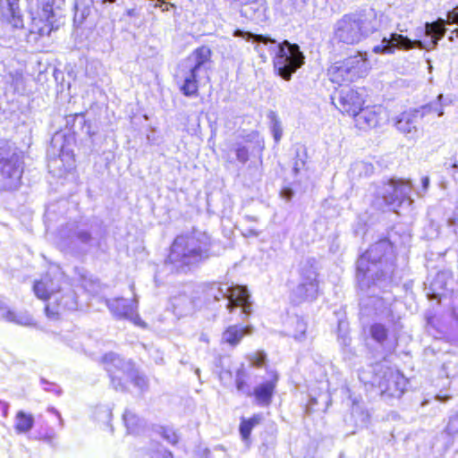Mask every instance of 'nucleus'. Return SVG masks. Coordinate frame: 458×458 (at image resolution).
Here are the masks:
<instances>
[{
    "label": "nucleus",
    "instance_id": "obj_41",
    "mask_svg": "<svg viewBox=\"0 0 458 458\" xmlns=\"http://www.w3.org/2000/svg\"><path fill=\"white\" fill-rule=\"evenodd\" d=\"M282 193H283V196L287 199H290L293 196V191L290 189L284 190Z\"/></svg>",
    "mask_w": 458,
    "mask_h": 458
},
{
    "label": "nucleus",
    "instance_id": "obj_16",
    "mask_svg": "<svg viewBox=\"0 0 458 458\" xmlns=\"http://www.w3.org/2000/svg\"><path fill=\"white\" fill-rule=\"evenodd\" d=\"M406 378L397 370H389L379 382V387L389 395L400 397L406 387Z\"/></svg>",
    "mask_w": 458,
    "mask_h": 458
},
{
    "label": "nucleus",
    "instance_id": "obj_39",
    "mask_svg": "<svg viewBox=\"0 0 458 458\" xmlns=\"http://www.w3.org/2000/svg\"><path fill=\"white\" fill-rule=\"evenodd\" d=\"M262 420V416L260 414H256L249 420H246L252 428L259 425Z\"/></svg>",
    "mask_w": 458,
    "mask_h": 458
},
{
    "label": "nucleus",
    "instance_id": "obj_1",
    "mask_svg": "<svg viewBox=\"0 0 458 458\" xmlns=\"http://www.w3.org/2000/svg\"><path fill=\"white\" fill-rule=\"evenodd\" d=\"M233 35L247 41L257 43L255 50L263 62L267 61V56L261 45L267 46L268 52L273 55L275 70L285 81H290L292 75L304 64L305 56L297 44L290 43L288 40L277 44L275 39L267 36L253 34L241 30H236Z\"/></svg>",
    "mask_w": 458,
    "mask_h": 458
},
{
    "label": "nucleus",
    "instance_id": "obj_18",
    "mask_svg": "<svg viewBox=\"0 0 458 458\" xmlns=\"http://www.w3.org/2000/svg\"><path fill=\"white\" fill-rule=\"evenodd\" d=\"M277 379L278 377L276 373L272 372V378L262 384H259L254 388L253 395L255 397L256 403L259 405L263 407L270 405L275 388L276 386Z\"/></svg>",
    "mask_w": 458,
    "mask_h": 458
},
{
    "label": "nucleus",
    "instance_id": "obj_10",
    "mask_svg": "<svg viewBox=\"0 0 458 458\" xmlns=\"http://www.w3.org/2000/svg\"><path fill=\"white\" fill-rule=\"evenodd\" d=\"M318 293V272L311 265H304L301 269L300 282L293 290V301L301 303L312 301Z\"/></svg>",
    "mask_w": 458,
    "mask_h": 458
},
{
    "label": "nucleus",
    "instance_id": "obj_8",
    "mask_svg": "<svg viewBox=\"0 0 458 458\" xmlns=\"http://www.w3.org/2000/svg\"><path fill=\"white\" fill-rule=\"evenodd\" d=\"M391 251L392 245L386 239L372 244L357 261L358 276L362 275L364 278H373L375 276L377 280H379L381 276H385L388 271L382 272L381 276H379L377 268L378 266L381 267L383 259Z\"/></svg>",
    "mask_w": 458,
    "mask_h": 458
},
{
    "label": "nucleus",
    "instance_id": "obj_32",
    "mask_svg": "<svg viewBox=\"0 0 458 458\" xmlns=\"http://www.w3.org/2000/svg\"><path fill=\"white\" fill-rule=\"evenodd\" d=\"M248 359L252 366L261 367L265 363L266 354L263 352H257L250 354Z\"/></svg>",
    "mask_w": 458,
    "mask_h": 458
},
{
    "label": "nucleus",
    "instance_id": "obj_26",
    "mask_svg": "<svg viewBox=\"0 0 458 458\" xmlns=\"http://www.w3.org/2000/svg\"><path fill=\"white\" fill-rule=\"evenodd\" d=\"M34 425V418L31 414L22 411L17 412L15 417V429L19 433L30 431Z\"/></svg>",
    "mask_w": 458,
    "mask_h": 458
},
{
    "label": "nucleus",
    "instance_id": "obj_20",
    "mask_svg": "<svg viewBox=\"0 0 458 458\" xmlns=\"http://www.w3.org/2000/svg\"><path fill=\"white\" fill-rule=\"evenodd\" d=\"M1 13L15 28L22 27L19 0H0Z\"/></svg>",
    "mask_w": 458,
    "mask_h": 458
},
{
    "label": "nucleus",
    "instance_id": "obj_43",
    "mask_svg": "<svg viewBox=\"0 0 458 458\" xmlns=\"http://www.w3.org/2000/svg\"><path fill=\"white\" fill-rule=\"evenodd\" d=\"M355 166H356L357 168H360V167H366V166H367V165H366L365 163H357V164L355 165Z\"/></svg>",
    "mask_w": 458,
    "mask_h": 458
},
{
    "label": "nucleus",
    "instance_id": "obj_42",
    "mask_svg": "<svg viewBox=\"0 0 458 458\" xmlns=\"http://www.w3.org/2000/svg\"><path fill=\"white\" fill-rule=\"evenodd\" d=\"M437 400H438L439 402H446L447 400L450 399V396L449 395H440V394H437L436 396Z\"/></svg>",
    "mask_w": 458,
    "mask_h": 458
},
{
    "label": "nucleus",
    "instance_id": "obj_48",
    "mask_svg": "<svg viewBox=\"0 0 458 458\" xmlns=\"http://www.w3.org/2000/svg\"><path fill=\"white\" fill-rule=\"evenodd\" d=\"M398 30H400L401 32H403V31H405L404 30H403V29H400V28H398Z\"/></svg>",
    "mask_w": 458,
    "mask_h": 458
},
{
    "label": "nucleus",
    "instance_id": "obj_19",
    "mask_svg": "<svg viewBox=\"0 0 458 458\" xmlns=\"http://www.w3.org/2000/svg\"><path fill=\"white\" fill-rule=\"evenodd\" d=\"M107 360L117 361L124 366V371L126 372L123 381L131 380L135 386H137L141 392L148 388V380L142 375L134 369L133 364L131 360H124L121 357L109 355L106 357Z\"/></svg>",
    "mask_w": 458,
    "mask_h": 458
},
{
    "label": "nucleus",
    "instance_id": "obj_15",
    "mask_svg": "<svg viewBox=\"0 0 458 458\" xmlns=\"http://www.w3.org/2000/svg\"><path fill=\"white\" fill-rule=\"evenodd\" d=\"M356 125L362 130L379 126L386 118V110L380 106L360 109L354 115Z\"/></svg>",
    "mask_w": 458,
    "mask_h": 458
},
{
    "label": "nucleus",
    "instance_id": "obj_40",
    "mask_svg": "<svg viewBox=\"0 0 458 458\" xmlns=\"http://www.w3.org/2000/svg\"><path fill=\"white\" fill-rule=\"evenodd\" d=\"M421 183H422V189H423L424 192H426L429 186V177L428 176L422 177Z\"/></svg>",
    "mask_w": 458,
    "mask_h": 458
},
{
    "label": "nucleus",
    "instance_id": "obj_31",
    "mask_svg": "<svg viewBox=\"0 0 458 458\" xmlns=\"http://www.w3.org/2000/svg\"><path fill=\"white\" fill-rule=\"evenodd\" d=\"M160 435L164 439H165L170 444H176L178 441V436L175 431L169 428L162 427L160 428Z\"/></svg>",
    "mask_w": 458,
    "mask_h": 458
},
{
    "label": "nucleus",
    "instance_id": "obj_35",
    "mask_svg": "<svg viewBox=\"0 0 458 458\" xmlns=\"http://www.w3.org/2000/svg\"><path fill=\"white\" fill-rule=\"evenodd\" d=\"M443 99V95L439 94L437 96V102L435 104L428 105L426 108H428L430 111L437 112L438 116H442L444 114L443 107L441 101Z\"/></svg>",
    "mask_w": 458,
    "mask_h": 458
},
{
    "label": "nucleus",
    "instance_id": "obj_45",
    "mask_svg": "<svg viewBox=\"0 0 458 458\" xmlns=\"http://www.w3.org/2000/svg\"><path fill=\"white\" fill-rule=\"evenodd\" d=\"M452 167L454 168V169H457L458 168V164L457 163H454Z\"/></svg>",
    "mask_w": 458,
    "mask_h": 458
},
{
    "label": "nucleus",
    "instance_id": "obj_9",
    "mask_svg": "<svg viewBox=\"0 0 458 458\" xmlns=\"http://www.w3.org/2000/svg\"><path fill=\"white\" fill-rule=\"evenodd\" d=\"M412 185L410 181L391 179L382 183L376 191L375 206L381 208L383 206L399 207L404 200L412 203L410 194Z\"/></svg>",
    "mask_w": 458,
    "mask_h": 458
},
{
    "label": "nucleus",
    "instance_id": "obj_2",
    "mask_svg": "<svg viewBox=\"0 0 458 458\" xmlns=\"http://www.w3.org/2000/svg\"><path fill=\"white\" fill-rule=\"evenodd\" d=\"M382 19L372 8L344 14L333 26V38L346 45L358 44L382 28Z\"/></svg>",
    "mask_w": 458,
    "mask_h": 458
},
{
    "label": "nucleus",
    "instance_id": "obj_14",
    "mask_svg": "<svg viewBox=\"0 0 458 458\" xmlns=\"http://www.w3.org/2000/svg\"><path fill=\"white\" fill-rule=\"evenodd\" d=\"M333 103L342 113L354 116L360 111L364 100L361 95L351 88H344L332 98Z\"/></svg>",
    "mask_w": 458,
    "mask_h": 458
},
{
    "label": "nucleus",
    "instance_id": "obj_23",
    "mask_svg": "<svg viewBox=\"0 0 458 458\" xmlns=\"http://www.w3.org/2000/svg\"><path fill=\"white\" fill-rule=\"evenodd\" d=\"M252 327L250 326H230L222 335V341L232 346L239 344L245 335H250Z\"/></svg>",
    "mask_w": 458,
    "mask_h": 458
},
{
    "label": "nucleus",
    "instance_id": "obj_7",
    "mask_svg": "<svg viewBox=\"0 0 458 458\" xmlns=\"http://www.w3.org/2000/svg\"><path fill=\"white\" fill-rule=\"evenodd\" d=\"M369 70L367 53L359 52L355 55L334 63L328 68L327 75L333 83L342 84L366 76Z\"/></svg>",
    "mask_w": 458,
    "mask_h": 458
},
{
    "label": "nucleus",
    "instance_id": "obj_21",
    "mask_svg": "<svg viewBox=\"0 0 458 458\" xmlns=\"http://www.w3.org/2000/svg\"><path fill=\"white\" fill-rule=\"evenodd\" d=\"M418 116L417 110L402 113L395 118L394 126L401 132L413 137L417 131Z\"/></svg>",
    "mask_w": 458,
    "mask_h": 458
},
{
    "label": "nucleus",
    "instance_id": "obj_36",
    "mask_svg": "<svg viewBox=\"0 0 458 458\" xmlns=\"http://www.w3.org/2000/svg\"><path fill=\"white\" fill-rule=\"evenodd\" d=\"M236 388L238 391H243L245 387L244 372L242 369H238L235 378Z\"/></svg>",
    "mask_w": 458,
    "mask_h": 458
},
{
    "label": "nucleus",
    "instance_id": "obj_47",
    "mask_svg": "<svg viewBox=\"0 0 458 458\" xmlns=\"http://www.w3.org/2000/svg\"><path fill=\"white\" fill-rule=\"evenodd\" d=\"M443 369H444L445 370L446 369V364H445V363L443 365Z\"/></svg>",
    "mask_w": 458,
    "mask_h": 458
},
{
    "label": "nucleus",
    "instance_id": "obj_11",
    "mask_svg": "<svg viewBox=\"0 0 458 458\" xmlns=\"http://www.w3.org/2000/svg\"><path fill=\"white\" fill-rule=\"evenodd\" d=\"M42 13L40 17L32 18V30L40 36L50 35L51 31L57 29L55 27L56 20L60 17V11L64 4V0H41Z\"/></svg>",
    "mask_w": 458,
    "mask_h": 458
},
{
    "label": "nucleus",
    "instance_id": "obj_24",
    "mask_svg": "<svg viewBox=\"0 0 458 458\" xmlns=\"http://www.w3.org/2000/svg\"><path fill=\"white\" fill-rule=\"evenodd\" d=\"M61 237L67 238L68 242L66 246H75L78 242L82 244H89L91 241V234L89 232L84 229H70L66 234L64 231L61 232Z\"/></svg>",
    "mask_w": 458,
    "mask_h": 458
},
{
    "label": "nucleus",
    "instance_id": "obj_28",
    "mask_svg": "<svg viewBox=\"0 0 458 458\" xmlns=\"http://www.w3.org/2000/svg\"><path fill=\"white\" fill-rule=\"evenodd\" d=\"M291 323L293 327L291 335L297 341H303L306 338V322L302 318L296 317L292 319Z\"/></svg>",
    "mask_w": 458,
    "mask_h": 458
},
{
    "label": "nucleus",
    "instance_id": "obj_17",
    "mask_svg": "<svg viewBox=\"0 0 458 458\" xmlns=\"http://www.w3.org/2000/svg\"><path fill=\"white\" fill-rule=\"evenodd\" d=\"M109 355L119 357L114 352L106 353L102 359L103 364L110 376L111 383L114 388L115 390L123 391L125 389L123 379L126 375V372L124 371V366L123 364H121L117 361L107 360L106 357Z\"/></svg>",
    "mask_w": 458,
    "mask_h": 458
},
{
    "label": "nucleus",
    "instance_id": "obj_37",
    "mask_svg": "<svg viewBox=\"0 0 458 458\" xmlns=\"http://www.w3.org/2000/svg\"><path fill=\"white\" fill-rule=\"evenodd\" d=\"M237 159L242 163H246L249 159V152L245 147H240L236 149Z\"/></svg>",
    "mask_w": 458,
    "mask_h": 458
},
{
    "label": "nucleus",
    "instance_id": "obj_6",
    "mask_svg": "<svg viewBox=\"0 0 458 458\" xmlns=\"http://www.w3.org/2000/svg\"><path fill=\"white\" fill-rule=\"evenodd\" d=\"M60 286L48 276L42 278L34 284V292L38 298L52 301L47 304L45 310L47 318L57 319L61 310H74L76 308L75 296L67 293L58 296Z\"/></svg>",
    "mask_w": 458,
    "mask_h": 458
},
{
    "label": "nucleus",
    "instance_id": "obj_30",
    "mask_svg": "<svg viewBox=\"0 0 458 458\" xmlns=\"http://www.w3.org/2000/svg\"><path fill=\"white\" fill-rule=\"evenodd\" d=\"M140 458H174L172 454L165 449L148 450L141 452Z\"/></svg>",
    "mask_w": 458,
    "mask_h": 458
},
{
    "label": "nucleus",
    "instance_id": "obj_46",
    "mask_svg": "<svg viewBox=\"0 0 458 458\" xmlns=\"http://www.w3.org/2000/svg\"><path fill=\"white\" fill-rule=\"evenodd\" d=\"M293 170H294V172H295V173H297V172H298L297 165L294 166Z\"/></svg>",
    "mask_w": 458,
    "mask_h": 458
},
{
    "label": "nucleus",
    "instance_id": "obj_13",
    "mask_svg": "<svg viewBox=\"0 0 458 458\" xmlns=\"http://www.w3.org/2000/svg\"><path fill=\"white\" fill-rule=\"evenodd\" d=\"M106 305L110 311L117 318H124L131 321L136 326L145 327L146 324L142 321L136 312L138 308V300L136 296L132 301L124 298H115L106 301Z\"/></svg>",
    "mask_w": 458,
    "mask_h": 458
},
{
    "label": "nucleus",
    "instance_id": "obj_25",
    "mask_svg": "<svg viewBox=\"0 0 458 458\" xmlns=\"http://www.w3.org/2000/svg\"><path fill=\"white\" fill-rule=\"evenodd\" d=\"M173 311L177 316H183L192 310V301L186 294H179L171 299Z\"/></svg>",
    "mask_w": 458,
    "mask_h": 458
},
{
    "label": "nucleus",
    "instance_id": "obj_34",
    "mask_svg": "<svg viewBox=\"0 0 458 458\" xmlns=\"http://www.w3.org/2000/svg\"><path fill=\"white\" fill-rule=\"evenodd\" d=\"M252 428V426H250L246 420L243 419L242 420L240 424V433L243 441L247 442L249 440Z\"/></svg>",
    "mask_w": 458,
    "mask_h": 458
},
{
    "label": "nucleus",
    "instance_id": "obj_33",
    "mask_svg": "<svg viewBox=\"0 0 458 458\" xmlns=\"http://www.w3.org/2000/svg\"><path fill=\"white\" fill-rule=\"evenodd\" d=\"M270 117L272 118V121H273L272 131H273L274 138H275L276 141H279L282 137V128H281L280 122L278 121L276 114L273 112H271Z\"/></svg>",
    "mask_w": 458,
    "mask_h": 458
},
{
    "label": "nucleus",
    "instance_id": "obj_29",
    "mask_svg": "<svg viewBox=\"0 0 458 458\" xmlns=\"http://www.w3.org/2000/svg\"><path fill=\"white\" fill-rule=\"evenodd\" d=\"M370 335L377 342L383 343L387 337V329L384 325L376 323L370 327Z\"/></svg>",
    "mask_w": 458,
    "mask_h": 458
},
{
    "label": "nucleus",
    "instance_id": "obj_5",
    "mask_svg": "<svg viewBox=\"0 0 458 458\" xmlns=\"http://www.w3.org/2000/svg\"><path fill=\"white\" fill-rule=\"evenodd\" d=\"M23 159L17 148L6 140H0V189L17 190L23 173Z\"/></svg>",
    "mask_w": 458,
    "mask_h": 458
},
{
    "label": "nucleus",
    "instance_id": "obj_12",
    "mask_svg": "<svg viewBox=\"0 0 458 458\" xmlns=\"http://www.w3.org/2000/svg\"><path fill=\"white\" fill-rule=\"evenodd\" d=\"M216 301L228 300L227 308L232 310L234 307H242V312L246 316L251 312L250 294L244 286H229L222 284L217 287V293L214 295Z\"/></svg>",
    "mask_w": 458,
    "mask_h": 458
},
{
    "label": "nucleus",
    "instance_id": "obj_3",
    "mask_svg": "<svg viewBox=\"0 0 458 458\" xmlns=\"http://www.w3.org/2000/svg\"><path fill=\"white\" fill-rule=\"evenodd\" d=\"M209 236L200 231L177 236L170 249L166 264L175 270H183L207 259L209 256Z\"/></svg>",
    "mask_w": 458,
    "mask_h": 458
},
{
    "label": "nucleus",
    "instance_id": "obj_4",
    "mask_svg": "<svg viewBox=\"0 0 458 458\" xmlns=\"http://www.w3.org/2000/svg\"><path fill=\"white\" fill-rule=\"evenodd\" d=\"M211 50L206 46L195 49L181 64L182 83L180 90L186 97H197L199 83L203 79L208 80L211 63Z\"/></svg>",
    "mask_w": 458,
    "mask_h": 458
},
{
    "label": "nucleus",
    "instance_id": "obj_38",
    "mask_svg": "<svg viewBox=\"0 0 458 458\" xmlns=\"http://www.w3.org/2000/svg\"><path fill=\"white\" fill-rule=\"evenodd\" d=\"M447 430L449 433H455L458 432V420L457 418L451 419L448 425H447Z\"/></svg>",
    "mask_w": 458,
    "mask_h": 458
},
{
    "label": "nucleus",
    "instance_id": "obj_22",
    "mask_svg": "<svg viewBox=\"0 0 458 458\" xmlns=\"http://www.w3.org/2000/svg\"><path fill=\"white\" fill-rule=\"evenodd\" d=\"M0 319L20 326H33V318L27 312H19L11 310L7 305L0 302Z\"/></svg>",
    "mask_w": 458,
    "mask_h": 458
},
{
    "label": "nucleus",
    "instance_id": "obj_27",
    "mask_svg": "<svg viewBox=\"0 0 458 458\" xmlns=\"http://www.w3.org/2000/svg\"><path fill=\"white\" fill-rule=\"evenodd\" d=\"M124 425L131 433H137L143 426V420L138 417L136 413L130 410H126L123 416Z\"/></svg>",
    "mask_w": 458,
    "mask_h": 458
},
{
    "label": "nucleus",
    "instance_id": "obj_44",
    "mask_svg": "<svg viewBox=\"0 0 458 458\" xmlns=\"http://www.w3.org/2000/svg\"><path fill=\"white\" fill-rule=\"evenodd\" d=\"M115 0H102L103 3H114Z\"/></svg>",
    "mask_w": 458,
    "mask_h": 458
}]
</instances>
